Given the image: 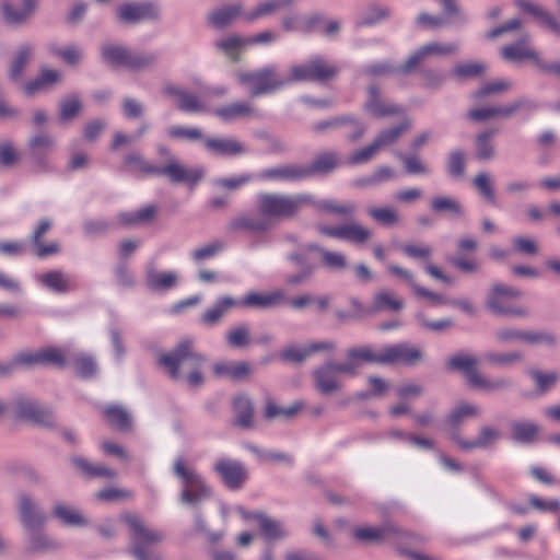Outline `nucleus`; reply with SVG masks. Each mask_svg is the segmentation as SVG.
Here are the masks:
<instances>
[{"label": "nucleus", "mask_w": 560, "mask_h": 560, "mask_svg": "<svg viewBox=\"0 0 560 560\" xmlns=\"http://www.w3.org/2000/svg\"><path fill=\"white\" fill-rule=\"evenodd\" d=\"M312 253L320 255L323 267L329 271L337 272L348 268L347 257L342 253L325 249L316 243H303L285 254V260L295 268L283 278L288 287H300L313 279L318 265L312 258Z\"/></svg>", "instance_id": "nucleus-1"}, {"label": "nucleus", "mask_w": 560, "mask_h": 560, "mask_svg": "<svg viewBox=\"0 0 560 560\" xmlns=\"http://www.w3.org/2000/svg\"><path fill=\"white\" fill-rule=\"evenodd\" d=\"M120 520L128 527L129 552L136 560H163L160 552L151 549L165 539L163 530L149 526L138 514L124 513Z\"/></svg>", "instance_id": "nucleus-2"}, {"label": "nucleus", "mask_w": 560, "mask_h": 560, "mask_svg": "<svg viewBox=\"0 0 560 560\" xmlns=\"http://www.w3.org/2000/svg\"><path fill=\"white\" fill-rule=\"evenodd\" d=\"M313 202L311 194H270L261 192L257 196L258 212L268 219L270 229L277 221L295 217L302 208Z\"/></svg>", "instance_id": "nucleus-3"}, {"label": "nucleus", "mask_w": 560, "mask_h": 560, "mask_svg": "<svg viewBox=\"0 0 560 560\" xmlns=\"http://www.w3.org/2000/svg\"><path fill=\"white\" fill-rule=\"evenodd\" d=\"M173 475L180 480L179 502L197 508L212 495V488L206 479L190 467L184 457H177L173 464Z\"/></svg>", "instance_id": "nucleus-4"}, {"label": "nucleus", "mask_w": 560, "mask_h": 560, "mask_svg": "<svg viewBox=\"0 0 560 560\" xmlns=\"http://www.w3.org/2000/svg\"><path fill=\"white\" fill-rule=\"evenodd\" d=\"M101 61L112 68L142 71L153 67L159 55L153 51H136L117 43H105L100 48Z\"/></svg>", "instance_id": "nucleus-5"}, {"label": "nucleus", "mask_w": 560, "mask_h": 560, "mask_svg": "<svg viewBox=\"0 0 560 560\" xmlns=\"http://www.w3.org/2000/svg\"><path fill=\"white\" fill-rule=\"evenodd\" d=\"M353 537L363 542L387 541L399 548L401 551L405 546H417L425 541L423 536L400 529L394 524H384L378 527H357L353 529Z\"/></svg>", "instance_id": "nucleus-6"}, {"label": "nucleus", "mask_w": 560, "mask_h": 560, "mask_svg": "<svg viewBox=\"0 0 560 560\" xmlns=\"http://www.w3.org/2000/svg\"><path fill=\"white\" fill-rule=\"evenodd\" d=\"M240 84L248 88L253 97L280 91L288 85L287 74H281L275 66H267L256 71L236 73Z\"/></svg>", "instance_id": "nucleus-7"}, {"label": "nucleus", "mask_w": 560, "mask_h": 560, "mask_svg": "<svg viewBox=\"0 0 560 560\" xmlns=\"http://www.w3.org/2000/svg\"><path fill=\"white\" fill-rule=\"evenodd\" d=\"M339 71V67L329 62L324 56L315 55L290 68L287 74L288 85L305 81L326 82L336 78Z\"/></svg>", "instance_id": "nucleus-8"}, {"label": "nucleus", "mask_w": 560, "mask_h": 560, "mask_svg": "<svg viewBox=\"0 0 560 560\" xmlns=\"http://www.w3.org/2000/svg\"><path fill=\"white\" fill-rule=\"evenodd\" d=\"M205 362L206 358L194 351L190 340L180 341L172 352L163 354L159 359L160 365L164 366L174 380L180 378L182 372L185 370L190 372L201 369Z\"/></svg>", "instance_id": "nucleus-9"}, {"label": "nucleus", "mask_w": 560, "mask_h": 560, "mask_svg": "<svg viewBox=\"0 0 560 560\" xmlns=\"http://www.w3.org/2000/svg\"><path fill=\"white\" fill-rule=\"evenodd\" d=\"M341 363L326 361L312 371L314 388L322 395L328 396L339 392L342 388L340 374L345 371L340 369Z\"/></svg>", "instance_id": "nucleus-10"}, {"label": "nucleus", "mask_w": 560, "mask_h": 560, "mask_svg": "<svg viewBox=\"0 0 560 560\" xmlns=\"http://www.w3.org/2000/svg\"><path fill=\"white\" fill-rule=\"evenodd\" d=\"M522 296V291L514 287L505 285L502 283H495L492 285L490 293L487 299V307L498 315H511L523 317L527 315V311L524 308H513L504 306L502 300L517 299Z\"/></svg>", "instance_id": "nucleus-11"}, {"label": "nucleus", "mask_w": 560, "mask_h": 560, "mask_svg": "<svg viewBox=\"0 0 560 560\" xmlns=\"http://www.w3.org/2000/svg\"><path fill=\"white\" fill-rule=\"evenodd\" d=\"M450 438L460 450L471 452L493 447L501 440L502 433L494 427L482 425L479 428L476 439H464L458 432H453Z\"/></svg>", "instance_id": "nucleus-12"}, {"label": "nucleus", "mask_w": 560, "mask_h": 560, "mask_svg": "<svg viewBox=\"0 0 560 560\" xmlns=\"http://www.w3.org/2000/svg\"><path fill=\"white\" fill-rule=\"evenodd\" d=\"M225 487L231 490H238L247 478L245 466L236 459L222 457L215 460L212 466Z\"/></svg>", "instance_id": "nucleus-13"}, {"label": "nucleus", "mask_w": 560, "mask_h": 560, "mask_svg": "<svg viewBox=\"0 0 560 560\" xmlns=\"http://www.w3.org/2000/svg\"><path fill=\"white\" fill-rule=\"evenodd\" d=\"M56 140L47 133H36L28 140L27 147L37 172H50L48 153L55 149Z\"/></svg>", "instance_id": "nucleus-14"}, {"label": "nucleus", "mask_w": 560, "mask_h": 560, "mask_svg": "<svg viewBox=\"0 0 560 560\" xmlns=\"http://www.w3.org/2000/svg\"><path fill=\"white\" fill-rule=\"evenodd\" d=\"M459 45L456 43L441 44L438 42H431L421 46L418 50L412 52L404 65H401L400 71L402 74L411 73L417 66H419L428 56L431 55H453L457 52Z\"/></svg>", "instance_id": "nucleus-15"}, {"label": "nucleus", "mask_w": 560, "mask_h": 560, "mask_svg": "<svg viewBox=\"0 0 560 560\" xmlns=\"http://www.w3.org/2000/svg\"><path fill=\"white\" fill-rule=\"evenodd\" d=\"M347 361L340 369L346 375L354 376L363 362L384 364V350L376 352L370 346L353 347L347 350Z\"/></svg>", "instance_id": "nucleus-16"}, {"label": "nucleus", "mask_w": 560, "mask_h": 560, "mask_svg": "<svg viewBox=\"0 0 560 560\" xmlns=\"http://www.w3.org/2000/svg\"><path fill=\"white\" fill-rule=\"evenodd\" d=\"M155 176H166L172 183L197 184L203 176L199 168H187L176 158H170L164 166L156 165Z\"/></svg>", "instance_id": "nucleus-17"}, {"label": "nucleus", "mask_w": 560, "mask_h": 560, "mask_svg": "<svg viewBox=\"0 0 560 560\" xmlns=\"http://www.w3.org/2000/svg\"><path fill=\"white\" fill-rule=\"evenodd\" d=\"M318 231L326 236L343 240L353 244H363L371 236L369 229L353 222L337 226L319 225Z\"/></svg>", "instance_id": "nucleus-18"}, {"label": "nucleus", "mask_w": 560, "mask_h": 560, "mask_svg": "<svg viewBox=\"0 0 560 560\" xmlns=\"http://www.w3.org/2000/svg\"><path fill=\"white\" fill-rule=\"evenodd\" d=\"M501 57L511 62H521L523 60H530L536 67L539 54L530 47V36L523 35L518 40L505 45L500 49Z\"/></svg>", "instance_id": "nucleus-19"}, {"label": "nucleus", "mask_w": 560, "mask_h": 560, "mask_svg": "<svg viewBox=\"0 0 560 560\" xmlns=\"http://www.w3.org/2000/svg\"><path fill=\"white\" fill-rule=\"evenodd\" d=\"M20 520L26 530L40 528L46 516L40 506L26 493L19 495Z\"/></svg>", "instance_id": "nucleus-20"}, {"label": "nucleus", "mask_w": 560, "mask_h": 560, "mask_svg": "<svg viewBox=\"0 0 560 560\" xmlns=\"http://www.w3.org/2000/svg\"><path fill=\"white\" fill-rule=\"evenodd\" d=\"M368 97L364 103V110L374 117L381 118L385 116L398 115L402 108L396 104L388 103L382 98L378 88L374 84L369 85Z\"/></svg>", "instance_id": "nucleus-21"}, {"label": "nucleus", "mask_w": 560, "mask_h": 560, "mask_svg": "<svg viewBox=\"0 0 560 560\" xmlns=\"http://www.w3.org/2000/svg\"><path fill=\"white\" fill-rule=\"evenodd\" d=\"M178 272L175 270L159 271L153 262L145 269V284L153 292H166L177 287Z\"/></svg>", "instance_id": "nucleus-22"}, {"label": "nucleus", "mask_w": 560, "mask_h": 560, "mask_svg": "<svg viewBox=\"0 0 560 560\" xmlns=\"http://www.w3.org/2000/svg\"><path fill=\"white\" fill-rule=\"evenodd\" d=\"M38 0H23L22 7L5 1L1 4V13L7 24L21 26L25 24L35 13Z\"/></svg>", "instance_id": "nucleus-23"}, {"label": "nucleus", "mask_w": 560, "mask_h": 560, "mask_svg": "<svg viewBox=\"0 0 560 560\" xmlns=\"http://www.w3.org/2000/svg\"><path fill=\"white\" fill-rule=\"evenodd\" d=\"M482 413L481 408L472 402L459 401L451 409L444 422L447 428L453 432H458L463 423L468 419H475Z\"/></svg>", "instance_id": "nucleus-24"}, {"label": "nucleus", "mask_w": 560, "mask_h": 560, "mask_svg": "<svg viewBox=\"0 0 560 560\" xmlns=\"http://www.w3.org/2000/svg\"><path fill=\"white\" fill-rule=\"evenodd\" d=\"M307 170L304 165L287 164L277 167L266 168L257 176L260 179L298 182L307 178Z\"/></svg>", "instance_id": "nucleus-25"}, {"label": "nucleus", "mask_w": 560, "mask_h": 560, "mask_svg": "<svg viewBox=\"0 0 560 560\" xmlns=\"http://www.w3.org/2000/svg\"><path fill=\"white\" fill-rule=\"evenodd\" d=\"M284 299V292L281 290H275L269 293L249 292L242 300L237 301V306L267 310L278 306Z\"/></svg>", "instance_id": "nucleus-26"}, {"label": "nucleus", "mask_w": 560, "mask_h": 560, "mask_svg": "<svg viewBox=\"0 0 560 560\" xmlns=\"http://www.w3.org/2000/svg\"><path fill=\"white\" fill-rule=\"evenodd\" d=\"M205 148L208 152L222 156H237L248 152L242 142L232 138H207Z\"/></svg>", "instance_id": "nucleus-27"}, {"label": "nucleus", "mask_w": 560, "mask_h": 560, "mask_svg": "<svg viewBox=\"0 0 560 560\" xmlns=\"http://www.w3.org/2000/svg\"><path fill=\"white\" fill-rule=\"evenodd\" d=\"M229 232H252V233H264L270 230L268 219L261 214H240L233 218L228 226Z\"/></svg>", "instance_id": "nucleus-28"}, {"label": "nucleus", "mask_w": 560, "mask_h": 560, "mask_svg": "<svg viewBox=\"0 0 560 560\" xmlns=\"http://www.w3.org/2000/svg\"><path fill=\"white\" fill-rule=\"evenodd\" d=\"M214 115L224 122L258 117L257 110L247 102H234L226 104L217 108L214 110Z\"/></svg>", "instance_id": "nucleus-29"}, {"label": "nucleus", "mask_w": 560, "mask_h": 560, "mask_svg": "<svg viewBox=\"0 0 560 560\" xmlns=\"http://www.w3.org/2000/svg\"><path fill=\"white\" fill-rule=\"evenodd\" d=\"M422 359V353L415 347L405 343L388 346L384 349V364L402 362L405 364H415Z\"/></svg>", "instance_id": "nucleus-30"}, {"label": "nucleus", "mask_w": 560, "mask_h": 560, "mask_svg": "<svg viewBox=\"0 0 560 560\" xmlns=\"http://www.w3.org/2000/svg\"><path fill=\"white\" fill-rule=\"evenodd\" d=\"M51 225L52 224L49 219H42L31 236L35 254L39 258H46L60 252V246L57 242H52L47 245L42 242V237L50 230Z\"/></svg>", "instance_id": "nucleus-31"}, {"label": "nucleus", "mask_w": 560, "mask_h": 560, "mask_svg": "<svg viewBox=\"0 0 560 560\" xmlns=\"http://www.w3.org/2000/svg\"><path fill=\"white\" fill-rule=\"evenodd\" d=\"M153 7L148 3H122L117 10L118 20L124 24H137L149 19Z\"/></svg>", "instance_id": "nucleus-32"}, {"label": "nucleus", "mask_w": 560, "mask_h": 560, "mask_svg": "<svg viewBox=\"0 0 560 560\" xmlns=\"http://www.w3.org/2000/svg\"><path fill=\"white\" fill-rule=\"evenodd\" d=\"M11 408L16 417L35 422H44L47 416L46 411L37 401L28 398L14 399L11 404Z\"/></svg>", "instance_id": "nucleus-33"}, {"label": "nucleus", "mask_w": 560, "mask_h": 560, "mask_svg": "<svg viewBox=\"0 0 560 560\" xmlns=\"http://www.w3.org/2000/svg\"><path fill=\"white\" fill-rule=\"evenodd\" d=\"M241 15L244 16L242 4H228L213 10L208 16V22L214 28H223Z\"/></svg>", "instance_id": "nucleus-34"}, {"label": "nucleus", "mask_w": 560, "mask_h": 560, "mask_svg": "<svg viewBox=\"0 0 560 560\" xmlns=\"http://www.w3.org/2000/svg\"><path fill=\"white\" fill-rule=\"evenodd\" d=\"M234 423L242 429L253 427L254 408L250 399L244 395L236 396L233 399Z\"/></svg>", "instance_id": "nucleus-35"}, {"label": "nucleus", "mask_w": 560, "mask_h": 560, "mask_svg": "<svg viewBox=\"0 0 560 560\" xmlns=\"http://www.w3.org/2000/svg\"><path fill=\"white\" fill-rule=\"evenodd\" d=\"M510 428L512 440L522 444L533 443L540 431L535 422L527 420H513Z\"/></svg>", "instance_id": "nucleus-36"}, {"label": "nucleus", "mask_w": 560, "mask_h": 560, "mask_svg": "<svg viewBox=\"0 0 560 560\" xmlns=\"http://www.w3.org/2000/svg\"><path fill=\"white\" fill-rule=\"evenodd\" d=\"M237 305V300L231 296H222L202 314L201 323L208 326L217 325L229 310Z\"/></svg>", "instance_id": "nucleus-37"}, {"label": "nucleus", "mask_w": 560, "mask_h": 560, "mask_svg": "<svg viewBox=\"0 0 560 560\" xmlns=\"http://www.w3.org/2000/svg\"><path fill=\"white\" fill-rule=\"evenodd\" d=\"M36 280L56 293H66L72 290L69 277L61 270H50L36 276Z\"/></svg>", "instance_id": "nucleus-38"}, {"label": "nucleus", "mask_w": 560, "mask_h": 560, "mask_svg": "<svg viewBox=\"0 0 560 560\" xmlns=\"http://www.w3.org/2000/svg\"><path fill=\"white\" fill-rule=\"evenodd\" d=\"M352 125L353 126V133L350 135V138L352 140H358L361 138L365 131L364 126L353 116H340L332 119L319 121L314 125V130L317 132H324L327 129H334L338 128L342 125Z\"/></svg>", "instance_id": "nucleus-39"}, {"label": "nucleus", "mask_w": 560, "mask_h": 560, "mask_svg": "<svg viewBox=\"0 0 560 560\" xmlns=\"http://www.w3.org/2000/svg\"><path fill=\"white\" fill-rule=\"evenodd\" d=\"M253 517L258 522L261 534L267 540L281 539L288 536L282 522L270 518L265 513H254Z\"/></svg>", "instance_id": "nucleus-40"}, {"label": "nucleus", "mask_w": 560, "mask_h": 560, "mask_svg": "<svg viewBox=\"0 0 560 560\" xmlns=\"http://www.w3.org/2000/svg\"><path fill=\"white\" fill-rule=\"evenodd\" d=\"M308 206H312L316 211L334 213L345 218L351 217L357 209L351 202H338L331 199L316 200L314 196L313 202H310Z\"/></svg>", "instance_id": "nucleus-41"}, {"label": "nucleus", "mask_w": 560, "mask_h": 560, "mask_svg": "<svg viewBox=\"0 0 560 560\" xmlns=\"http://www.w3.org/2000/svg\"><path fill=\"white\" fill-rule=\"evenodd\" d=\"M431 209L435 213H450L455 219L465 217L466 211L463 203L448 196H436L431 200Z\"/></svg>", "instance_id": "nucleus-42"}, {"label": "nucleus", "mask_w": 560, "mask_h": 560, "mask_svg": "<svg viewBox=\"0 0 560 560\" xmlns=\"http://www.w3.org/2000/svg\"><path fill=\"white\" fill-rule=\"evenodd\" d=\"M477 359L469 354L457 353L450 358L448 368L452 370L462 371L470 385L474 386V380L476 375H480L477 371Z\"/></svg>", "instance_id": "nucleus-43"}, {"label": "nucleus", "mask_w": 560, "mask_h": 560, "mask_svg": "<svg viewBox=\"0 0 560 560\" xmlns=\"http://www.w3.org/2000/svg\"><path fill=\"white\" fill-rule=\"evenodd\" d=\"M250 366L246 362H220L213 365V373L217 377H229L233 381H240L247 376Z\"/></svg>", "instance_id": "nucleus-44"}, {"label": "nucleus", "mask_w": 560, "mask_h": 560, "mask_svg": "<svg viewBox=\"0 0 560 560\" xmlns=\"http://www.w3.org/2000/svg\"><path fill=\"white\" fill-rule=\"evenodd\" d=\"M472 186L479 196L489 205L497 206L498 200L492 176L487 172H479L472 178Z\"/></svg>", "instance_id": "nucleus-45"}, {"label": "nucleus", "mask_w": 560, "mask_h": 560, "mask_svg": "<svg viewBox=\"0 0 560 560\" xmlns=\"http://www.w3.org/2000/svg\"><path fill=\"white\" fill-rule=\"evenodd\" d=\"M495 135L497 130L491 129L481 132L476 137V159L479 161H490L495 156V147L493 143V138Z\"/></svg>", "instance_id": "nucleus-46"}, {"label": "nucleus", "mask_w": 560, "mask_h": 560, "mask_svg": "<svg viewBox=\"0 0 560 560\" xmlns=\"http://www.w3.org/2000/svg\"><path fill=\"white\" fill-rule=\"evenodd\" d=\"M34 50H35V48L31 44H23V45L19 46V48L15 52V56L10 65V70H9L10 79L16 81L21 78L26 63L34 55Z\"/></svg>", "instance_id": "nucleus-47"}, {"label": "nucleus", "mask_w": 560, "mask_h": 560, "mask_svg": "<svg viewBox=\"0 0 560 560\" xmlns=\"http://www.w3.org/2000/svg\"><path fill=\"white\" fill-rule=\"evenodd\" d=\"M28 540L27 549L33 552H45L50 550H57L61 547V544L55 539H51L46 534L38 529L27 530Z\"/></svg>", "instance_id": "nucleus-48"}, {"label": "nucleus", "mask_w": 560, "mask_h": 560, "mask_svg": "<svg viewBox=\"0 0 560 560\" xmlns=\"http://www.w3.org/2000/svg\"><path fill=\"white\" fill-rule=\"evenodd\" d=\"M246 45H248L247 38L236 35H230L214 44L215 48L222 51L232 61H238L240 52Z\"/></svg>", "instance_id": "nucleus-49"}, {"label": "nucleus", "mask_w": 560, "mask_h": 560, "mask_svg": "<svg viewBox=\"0 0 560 560\" xmlns=\"http://www.w3.org/2000/svg\"><path fill=\"white\" fill-rule=\"evenodd\" d=\"M71 460L73 465L89 478L103 477L113 479L117 476V472L114 469H110L104 465L92 464L85 458L73 457Z\"/></svg>", "instance_id": "nucleus-50"}, {"label": "nucleus", "mask_w": 560, "mask_h": 560, "mask_svg": "<svg viewBox=\"0 0 560 560\" xmlns=\"http://www.w3.org/2000/svg\"><path fill=\"white\" fill-rule=\"evenodd\" d=\"M48 51L70 66L78 65L83 58V49L77 44L60 47L52 43L48 45Z\"/></svg>", "instance_id": "nucleus-51"}, {"label": "nucleus", "mask_w": 560, "mask_h": 560, "mask_svg": "<svg viewBox=\"0 0 560 560\" xmlns=\"http://www.w3.org/2000/svg\"><path fill=\"white\" fill-rule=\"evenodd\" d=\"M410 128L411 120L406 118L399 125L382 130L374 139V142L378 149L393 144Z\"/></svg>", "instance_id": "nucleus-52"}, {"label": "nucleus", "mask_w": 560, "mask_h": 560, "mask_svg": "<svg viewBox=\"0 0 560 560\" xmlns=\"http://www.w3.org/2000/svg\"><path fill=\"white\" fill-rule=\"evenodd\" d=\"M104 416L107 421L120 431L131 429V419L129 413L118 405H110L104 409Z\"/></svg>", "instance_id": "nucleus-53"}, {"label": "nucleus", "mask_w": 560, "mask_h": 560, "mask_svg": "<svg viewBox=\"0 0 560 560\" xmlns=\"http://www.w3.org/2000/svg\"><path fill=\"white\" fill-rule=\"evenodd\" d=\"M52 513L61 523L68 526H83L86 524V520L78 510L65 503L56 504Z\"/></svg>", "instance_id": "nucleus-54"}, {"label": "nucleus", "mask_w": 560, "mask_h": 560, "mask_svg": "<svg viewBox=\"0 0 560 560\" xmlns=\"http://www.w3.org/2000/svg\"><path fill=\"white\" fill-rule=\"evenodd\" d=\"M337 165V155L332 152H325L317 155L312 164L304 165V170H307V178L317 173H328L332 171Z\"/></svg>", "instance_id": "nucleus-55"}, {"label": "nucleus", "mask_w": 560, "mask_h": 560, "mask_svg": "<svg viewBox=\"0 0 560 560\" xmlns=\"http://www.w3.org/2000/svg\"><path fill=\"white\" fill-rule=\"evenodd\" d=\"M528 374L532 376L536 384L538 394L544 395L549 392L559 381V373L556 371L542 372L537 369L528 370Z\"/></svg>", "instance_id": "nucleus-56"}, {"label": "nucleus", "mask_w": 560, "mask_h": 560, "mask_svg": "<svg viewBox=\"0 0 560 560\" xmlns=\"http://www.w3.org/2000/svg\"><path fill=\"white\" fill-rule=\"evenodd\" d=\"M483 361L493 366H509L515 363H520L524 360V355L521 351L510 352H486L482 357Z\"/></svg>", "instance_id": "nucleus-57"}, {"label": "nucleus", "mask_w": 560, "mask_h": 560, "mask_svg": "<svg viewBox=\"0 0 560 560\" xmlns=\"http://www.w3.org/2000/svg\"><path fill=\"white\" fill-rule=\"evenodd\" d=\"M400 67H395L390 61H381V62H374L368 66L362 67L359 70V74L363 75L368 79H373L377 77H387L393 73H402L400 71Z\"/></svg>", "instance_id": "nucleus-58"}, {"label": "nucleus", "mask_w": 560, "mask_h": 560, "mask_svg": "<svg viewBox=\"0 0 560 560\" xmlns=\"http://www.w3.org/2000/svg\"><path fill=\"white\" fill-rule=\"evenodd\" d=\"M396 156L402 161L407 174L410 175H429L430 166L417 154L396 153Z\"/></svg>", "instance_id": "nucleus-59"}, {"label": "nucleus", "mask_w": 560, "mask_h": 560, "mask_svg": "<svg viewBox=\"0 0 560 560\" xmlns=\"http://www.w3.org/2000/svg\"><path fill=\"white\" fill-rule=\"evenodd\" d=\"M494 338L500 345L527 343V330L514 327H502L494 331Z\"/></svg>", "instance_id": "nucleus-60"}, {"label": "nucleus", "mask_w": 560, "mask_h": 560, "mask_svg": "<svg viewBox=\"0 0 560 560\" xmlns=\"http://www.w3.org/2000/svg\"><path fill=\"white\" fill-rule=\"evenodd\" d=\"M124 164L129 166L132 172L138 174L154 175L156 172V165L151 164L137 152L126 154L124 156Z\"/></svg>", "instance_id": "nucleus-61"}, {"label": "nucleus", "mask_w": 560, "mask_h": 560, "mask_svg": "<svg viewBox=\"0 0 560 560\" xmlns=\"http://www.w3.org/2000/svg\"><path fill=\"white\" fill-rule=\"evenodd\" d=\"M292 3H287L282 0H268L259 3L253 11L244 13V20L253 22L259 18L273 14L281 7H288Z\"/></svg>", "instance_id": "nucleus-62"}, {"label": "nucleus", "mask_w": 560, "mask_h": 560, "mask_svg": "<svg viewBox=\"0 0 560 560\" xmlns=\"http://www.w3.org/2000/svg\"><path fill=\"white\" fill-rule=\"evenodd\" d=\"M486 66L482 62H464L455 66L451 74L462 81L470 78L480 77L486 71Z\"/></svg>", "instance_id": "nucleus-63"}, {"label": "nucleus", "mask_w": 560, "mask_h": 560, "mask_svg": "<svg viewBox=\"0 0 560 560\" xmlns=\"http://www.w3.org/2000/svg\"><path fill=\"white\" fill-rule=\"evenodd\" d=\"M225 248V243L220 240H215L209 244L196 248L191 252V258L195 262L201 264L217 256Z\"/></svg>", "instance_id": "nucleus-64"}]
</instances>
